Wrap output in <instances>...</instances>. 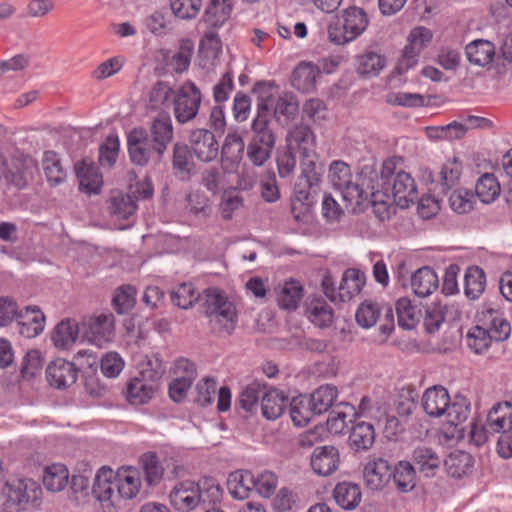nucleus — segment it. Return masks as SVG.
<instances>
[{
  "mask_svg": "<svg viewBox=\"0 0 512 512\" xmlns=\"http://www.w3.org/2000/svg\"><path fill=\"white\" fill-rule=\"evenodd\" d=\"M319 69L312 63L299 64L292 73V86L300 92L307 93L314 89Z\"/></svg>",
  "mask_w": 512,
  "mask_h": 512,
  "instance_id": "obj_35",
  "label": "nucleus"
},
{
  "mask_svg": "<svg viewBox=\"0 0 512 512\" xmlns=\"http://www.w3.org/2000/svg\"><path fill=\"white\" fill-rule=\"evenodd\" d=\"M365 284V275L357 269H347L338 287L339 301L345 302L358 294Z\"/></svg>",
  "mask_w": 512,
  "mask_h": 512,
  "instance_id": "obj_37",
  "label": "nucleus"
},
{
  "mask_svg": "<svg viewBox=\"0 0 512 512\" xmlns=\"http://www.w3.org/2000/svg\"><path fill=\"white\" fill-rule=\"evenodd\" d=\"M275 144L261 143L251 139L247 146V157L254 166H262L271 157Z\"/></svg>",
  "mask_w": 512,
  "mask_h": 512,
  "instance_id": "obj_60",
  "label": "nucleus"
},
{
  "mask_svg": "<svg viewBox=\"0 0 512 512\" xmlns=\"http://www.w3.org/2000/svg\"><path fill=\"white\" fill-rule=\"evenodd\" d=\"M136 289L130 285L119 287L113 296L112 305L119 314L127 313L135 305Z\"/></svg>",
  "mask_w": 512,
  "mask_h": 512,
  "instance_id": "obj_58",
  "label": "nucleus"
},
{
  "mask_svg": "<svg viewBox=\"0 0 512 512\" xmlns=\"http://www.w3.org/2000/svg\"><path fill=\"white\" fill-rule=\"evenodd\" d=\"M315 136L308 125L300 124L292 128L287 135V147L298 149L302 154L314 151Z\"/></svg>",
  "mask_w": 512,
  "mask_h": 512,
  "instance_id": "obj_31",
  "label": "nucleus"
},
{
  "mask_svg": "<svg viewBox=\"0 0 512 512\" xmlns=\"http://www.w3.org/2000/svg\"><path fill=\"white\" fill-rule=\"evenodd\" d=\"M396 313L400 327L411 330L418 322L416 307L411 305L410 300L401 298L396 302Z\"/></svg>",
  "mask_w": 512,
  "mask_h": 512,
  "instance_id": "obj_59",
  "label": "nucleus"
},
{
  "mask_svg": "<svg viewBox=\"0 0 512 512\" xmlns=\"http://www.w3.org/2000/svg\"><path fill=\"white\" fill-rule=\"evenodd\" d=\"M450 402L448 391L442 386L428 388L422 396V407L430 417H441Z\"/></svg>",
  "mask_w": 512,
  "mask_h": 512,
  "instance_id": "obj_24",
  "label": "nucleus"
},
{
  "mask_svg": "<svg viewBox=\"0 0 512 512\" xmlns=\"http://www.w3.org/2000/svg\"><path fill=\"white\" fill-rule=\"evenodd\" d=\"M447 196L451 209L458 214H466L474 209L475 195L471 190L458 187Z\"/></svg>",
  "mask_w": 512,
  "mask_h": 512,
  "instance_id": "obj_53",
  "label": "nucleus"
},
{
  "mask_svg": "<svg viewBox=\"0 0 512 512\" xmlns=\"http://www.w3.org/2000/svg\"><path fill=\"white\" fill-rule=\"evenodd\" d=\"M109 208L118 219H128L137 209L136 199L128 194L118 193L111 197Z\"/></svg>",
  "mask_w": 512,
  "mask_h": 512,
  "instance_id": "obj_56",
  "label": "nucleus"
},
{
  "mask_svg": "<svg viewBox=\"0 0 512 512\" xmlns=\"http://www.w3.org/2000/svg\"><path fill=\"white\" fill-rule=\"evenodd\" d=\"M492 341L489 331L480 326L473 327L467 335L468 346L477 354L486 351Z\"/></svg>",
  "mask_w": 512,
  "mask_h": 512,
  "instance_id": "obj_64",
  "label": "nucleus"
},
{
  "mask_svg": "<svg viewBox=\"0 0 512 512\" xmlns=\"http://www.w3.org/2000/svg\"><path fill=\"white\" fill-rule=\"evenodd\" d=\"M68 469L64 464L55 463L45 469L43 484L51 492L63 490L68 483Z\"/></svg>",
  "mask_w": 512,
  "mask_h": 512,
  "instance_id": "obj_48",
  "label": "nucleus"
},
{
  "mask_svg": "<svg viewBox=\"0 0 512 512\" xmlns=\"http://www.w3.org/2000/svg\"><path fill=\"white\" fill-rule=\"evenodd\" d=\"M171 301L181 309H189L199 301L202 313L209 318L213 332L229 335L234 330L235 307L217 288H207L199 294L192 283H181L171 292Z\"/></svg>",
  "mask_w": 512,
  "mask_h": 512,
  "instance_id": "obj_1",
  "label": "nucleus"
},
{
  "mask_svg": "<svg viewBox=\"0 0 512 512\" xmlns=\"http://www.w3.org/2000/svg\"><path fill=\"white\" fill-rule=\"evenodd\" d=\"M193 155L203 163L214 161L219 154V144L213 132L207 129H195L189 136Z\"/></svg>",
  "mask_w": 512,
  "mask_h": 512,
  "instance_id": "obj_14",
  "label": "nucleus"
},
{
  "mask_svg": "<svg viewBox=\"0 0 512 512\" xmlns=\"http://www.w3.org/2000/svg\"><path fill=\"white\" fill-rule=\"evenodd\" d=\"M76 176L79 182V189L89 195L98 194L101 190L103 179L92 162L83 160L75 166Z\"/></svg>",
  "mask_w": 512,
  "mask_h": 512,
  "instance_id": "obj_21",
  "label": "nucleus"
},
{
  "mask_svg": "<svg viewBox=\"0 0 512 512\" xmlns=\"http://www.w3.org/2000/svg\"><path fill=\"white\" fill-rule=\"evenodd\" d=\"M300 169L301 174L294 186V198L300 204L309 207L316 200L325 168L316 152H309L301 155Z\"/></svg>",
  "mask_w": 512,
  "mask_h": 512,
  "instance_id": "obj_6",
  "label": "nucleus"
},
{
  "mask_svg": "<svg viewBox=\"0 0 512 512\" xmlns=\"http://www.w3.org/2000/svg\"><path fill=\"white\" fill-rule=\"evenodd\" d=\"M412 460L418 471L426 477H433L442 462L438 453L427 446H418L413 450Z\"/></svg>",
  "mask_w": 512,
  "mask_h": 512,
  "instance_id": "obj_27",
  "label": "nucleus"
},
{
  "mask_svg": "<svg viewBox=\"0 0 512 512\" xmlns=\"http://www.w3.org/2000/svg\"><path fill=\"white\" fill-rule=\"evenodd\" d=\"M266 389V384L259 381H254L240 393L237 400V407L243 409L245 412L251 413L257 407L259 398L263 397Z\"/></svg>",
  "mask_w": 512,
  "mask_h": 512,
  "instance_id": "obj_54",
  "label": "nucleus"
},
{
  "mask_svg": "<svg viewBox=\"0 0 512 512\" xmlns=\"http://www.w3.org/2000/svg\"><path fill=\"white\" fill-rule=\"evenodd\" d=\"M302 297L303 287L295 280L286 281L277 292L278 305L285 310L296 309Z\"/></svg>",
  "mask_w": 512,
  "mask_h": 512,
  "instance_id": "obj_44",
  "label": "nucleus"
},
{
  "mask_svg": "<svg viewBox=\"0 0 512 512\" xmlns=\"http://www.w3.org/2000/svg\"><path fill=\"white\" fill-rule=\"evenodd\" d=\"M486 286L485 272L478 266H471L464 277L465 295L472 300L478 299Z\"/></svg>",
  "mask_w": 512,
  "mask_h": 512,
  "instance_id": "obj_46",
  "label": "nucleus"
},
{
  "mask_svg": "<svg viewBox=\"0 0 512 512\" xmlns=\"http://www.w3.org/2000/svg\"><path fill=\"white\" fill-rule=\"evenodd\" d=\"M393 482L402 492L411 491L416 485L415 467L408 461H399L392 470Z\"/></svg>",
  "mask_w": 512,
  "mask_h": 512,
  "instance_id": "obj_47",
  "label": "nucleus"
},
{
  "mask_svg": "<svg viewBox=\"0 0 512 512\" xmlns=\"http://www.w3.org/2000/svg\"><path fill=\"white\" fill-rule=\"evenodd\" d=\"M385 67V58L375 52H366L357 57V72L362 76H376Z\"/></svg>",
  "mask_w": 512,
  "mask_h": 512,
  "instance_id": "obj_55",
  "label": "nucleus"
},
{
  "mask_svg": "<svg viewBox=\"0 0 512 512\" xmlns=\"http://www.w3.org/2000/svg\"><path fill=\"white\" fill-rule=\"evenodd\" d=\"M361 491L357 484L340 482L333 490L335 502L344 510H354L361 502Z\"/></svg>",
  "mask_w": 512,
  "mask_h": 512,
  "instance_id": "obj_38",
  "label": "nucleus"
},
{
  "mask_svg": "<svg viewBox=\"0 0 512 512\" xmlns=\"http://www.w3.org/2000/svg\"><path fill=\"white\" fill-rule=\"evenodd\" d=\"M245 143L238 133H228L221 149V166L226 173L238 171L243 159Z\"/></svg>",
  "mask_w": 512,
  "mask_h": 512,
  "instance_id": "obj_17",
  "label": "nucleus"
},
{
  "mask_svg": "<svg viewBox=\"0 0 512 512\" xmlns=\"http://www.w3.org/2000/svg\"><path fill=\"white\" fill-rule=\"evenodd\" d=\"M82 326L85 339L99 347L110 342L114 336V316L112 314L90 317L82 322Z\"/></svg>",
  "mask_w": 512,
  "mask_h": 512,
  "instance_id": "obj_12",
  "label": "nucleus"
},
{
  "mask_svg": "<svg viewBox=\"0 0 512 512\" xmlns=\"http://www.w3.org/2000/svg\"><path fill=\"white\" fill-rule=\"evenodd\" d=\"M127 149L130 161L137 166H146L151 160L157 161V150L144 128H134L127 135Z\"/></svg>",
  "mask_w": 512,
  "mask_h": 512,
  "instance_id": "obj_9",
  "label": "nucleus"
},
{
  "mask_svg": "<svg viewBox=\"0 0 512 512\" xmlns=\"http://www.w3.org/2000/svg\"><path fill=\"white\" fill-rule=\"evenodd\" d=\"M201 102L200 89L193 82L184 83L173 99L174 116L177 122L185 124L193 120L198 114Z\"/></svg>",
  "mask_w": 512,
  "mask_h": 512,
  "instance_id": "obj_8",
  "label": "nucleus"
},
{
  "mask_svg": "<svg viewBox=\"0 0 512 512\" xmlns=\"http://www.w3.org/2000/svg\"><path fill=\"white\" fill-rule=\"evenodd\" d=\"M172 168L177 177L187 180L191 177L193 170V161L191 158V149L182 142H176L172 149Z\"/></svg>",
  "mask_w": 512,
  "mask_h": 512,
  "instance_id": "obj_34",
  "label": "nucleus"
},
{
  "mask_svg": "<svg viewBox=\"0 0 512 512\" xmlns=\"http://www.w3.org/2000/svg\"><path fill=\"white\" fill-rule=\"evenodd\" d=\"M481 320L487 325L486 330L496 342L505 341L511 334V325L499 310L492 307H484L481 312Z\"/></svg>",
  "mask_w": 512,
  "mask_h": 512,
  "instance_id": "obj_23",
  "label": "nucleus"
},
{
  "mask_svg": "<svg viewBox=\"0 0 512 512\" xmlns=\"http://www.w3.org/2000/svg\"><path fill=\"white\" fill-rule=\"evenodd\" d=\"M79 328L77 322L70 319L60 321L53 330L52 341L58 349H68L77 340Z\"/></svg>",
  "mask_w": 512,
  "mask_h": 512,
  "instance_id": "obj_42",
  "label": "nucleus"
},
{
  "mask_svg": "<svg viewBox=\"0 0 512 512\" xmlns=\"http://www.w3.org/2000/svg\"><path fill=\"white\" fill-rule=\"evenodd\" d=\"M393 159L384 161L379 173L381 189L393 198L400 208H407L418 199L416 184L412 176L405 171H395Z\"/></svg>",
  "mask_w": 512,
  "mask_h": 512,
  "instance_id": "obj_4",
  "label": "nucleus"
},
{
  "mask_svg": "<svg viewBox=\"0 0 512 512\" xmlns=\"http://www.w3.org/2000/svg\"><path fill=\"white\" fill-rule=\"evenodd\" d=\"M227 485L233 498L246 499L255 489L254 475L247 470L234 471L229 475Z\"/></svg>",
  "mask_w": 512,
  "mask_h": 512,
  "instance_id": "obj_33",
  "label": "nucleus"
},
{
  "mask_svg": "<svg viewBox=\"0 0 512 512\" xmlns=\"http://www.w3.org/2000/svg\"><path fill=\"white\" fill-rule=\"evenodd\" d=\"M487 427L494 433H505L512 428V404L502 402L493 405L487 415Z\"/></svg>",
  "mask_w": 512,
  "mask_h": 512,
  "instance_id": "obj_28",
  "label": "nucleus"
},
{
  "mask_svg": "<svg viewBox=\"0 0 512 512\" xmlns=\"http://www.w3.org/2000/svg\"><path fill=\"white\" fill-rule=\"evenodd\" d=\"M289 402L284 392L266 387L261 401L262 415L268 420H276L284 413Z\"/></svg>",
  "mask_w": 512,
  "mask_h": 512,
  "instance_id": "obj_25",
  "label": "nucleus"
},
{
  "mask_svg": "<svg viewBox=\"0 0 512 512\" xmlns=\"http://www.w3.org/2000/svg\"><path fill=\"white\" fill-rule=\"evenodd\" d=\"M380 316V308L377 303L366 300L360 304L356 311V321L363 328H370L375 325Z\"/></svg>",
  "mask_w": 512,
  "mask_h": 512,
  "instance_id": "obj_63",
  "label": "nucleus"
},
{
  "mask_svg": "<svg viewBox=\"0 0 512 512\" xmlns=\"http://www.w3.org/2000/svg\"><path fill=\"white\" fill-rule=\"evenodd\" d=\"M78 372L75 363L63 358L51 361L45 371L48 384L58 390H65L75 384Z\"/></svg>",
  "mask_w": 512,
  "mask_h": 512,
  "instance_id": "obj_13",
  "label": "nucleus"
},
{
  "mask_svg": "<svg viewBox=\"0 0 512 512\" xmlns=\"http://www.w3.org/2000/svg\"><path fill=\"white\" fill-rule=\"evenodd\" d=\"M375 442V429L368 422H357L349 435L350 446L356 451L369 450Z\"/></svg>",
  "mask_w": 512,
  "mask_h": 512,
  "instance_id": "obj_40",
  "label": "nucleus"
},
{
  "mask_svg": "<svg viewBox=\"0 0 512 512\" xmlns=\"http://www.w3.org/2000/svg\"><path fill=\"white\" fill-rule=\"evenodd\" d=\"M465 53L471 64L484 67L493 61L495 46L488 40L476 39L466 45Z\"/></svg>",
  "mask_w": 512,
  "mask_h": 512,
  "instance_id": "obj_29",
  "label": "nucleus"
},
{
  "mask_svg": "<svg viewBox=\"0 0 512 512\" xmlns=\"http://www.w3.org/2000/svg\"><path fill=\"white\" fill-rule=\"evenodd\" d=\"M372 188H365L364 195H362L359 202L353 203L352 206L358 207L364 204H371L373 211L380 220L389 218V203L388 200L391 198L389 194L381 189L379 183V173L377 172L376 181L371 183Z\"/></svg>",
  "mask_w": 512,
  "mask_h": 512,
  "instance_id": "obj_19",
  "label": "nucleus"
},
{
  "mask_svg": "<svg viewBox=\"0 0 512 512\" xmlns=\"http://www.w3.org/2000/svg\"><path fill=\"white\" fill-rule=\"evenodd\" d=\"M41 494V487L30 478L9 479L0 488L1 512L28 510L34 506Z\"/></svg>",
  "mask_w": 512,
  "mask_h": 512,
  "instance_id": "obj_5",
  "label": "nucleus"
},
{
  "mask_svg": "<svg viewBox=\"0 0 512 512\" xmlns=\"http://www.w3.org/2000/svg\"><path fill=\"white\" fill-rule=\"evenodd\" d=\"M369 20L364 9L350 6L340 17L332 18L327 25L328 40L336 45H344L357 39L368 26Z\"/></svg>",
  "mask_w": 512,
  "mask_h": 512,
  "instance_id": "obj_7",
  "label": "nucleus"
},
{
  "mask_svg": "<svg viewBox=\"0 0 512 512\" xmlns=\"http://www.w3.org/2000/svg\"><path fill=\"white\" fill-rule=\"evenodd\" d=\"M438 276L430 267L419 268L411 276V288L415 295L427 297L438 287Z\"/></svg>",
  "mask_w": 512,
  "mask_h": 512,
  "instance_id": "obj_32",
  "label": "nucleus"
},
{
  "mask_svg": "<svg viewBox=\"0 0 512 512\" xmlns=\"http://www.w3.org/2000/svg\"><path fill=\"white\" fill-rule=\"evenodd\" d=\"M339 452L331 445L316 447L311 455V467L321 476L332 474L339 465Z\"/></svg>",
  "mask_w": 512,
  "mask_h": 512,
  "instance_id": "obj_20",
  "label": "nucleus"
},
{
  "mask_svg": "<svg viewBox=\"0 0 512 512\" xmlns=\"http://www.w3.org/2000/svg\"><path fill=\"white\" fill-rule=\"evenodd\" d=\"M467 130L468 127H466L464 124L454 121L444 126L429 127L427 132L430 138L441 140H457L464 137Z\"/></svg>",
  "mask_w": 512,
  "mask_h": 512,
  "instance_id": "obj_57",
  "label": "nucleus"
},
{
  "mask_svg": "<svg viewBox=\"0 0 512 512\" xmlns=\"http://www.w3.org/2000/svg\"><path fill=\"white\" fill-rule=\"evenodd\" d=\"M150 141L157 150V162H160L172 142L174 131L172 120L169 114L160 113L151 122L149 130Z\"/></svg>",
  "mask_w": 512,
  "mask_h": 512,
  "instance_id": "obj_16",
  "label": "nucleus"
},
{
  "mask_svg": "<svg viewBox=\"0 0 512 512\" xmlns=\"http://www.w3.org/2000/svg\"><path fill=\"white\" fill-rule=\"evenodd\" d=\"M114 478L113 471L105 466L101 467L98 472L94 475V483L91 489V493L99 502H111L113 503V497L115 496L116 482H113Z\"/></svg>",
  "mask_w": 512,
  "mask_h": 512,
  "instance_id": "obj_26",
  "label": "nucleus"
},
{
  "mask_svg": "<svg viewBox=\"0 0 512 512\" xmlns=\"http://www.w3.org/2000/svg\"><path fill=\"white\" fill-rule=\"evenodd\" d=\"M444 465L451 477L461 478L472 468L473 458L467 452L457 451L449 454L444 461Z\"/></svg>",
  "mask_w": 512,
  "mask_h": 512,
  "instance_id": "obj_49",
  "label": "nucleus"
},
{
  "mask_svg": "<svg viewBox=\"0 0 512 512\" xmlns=\"http://www.w3.org/2000/svg\"><path fill=\"white\" fill-rule=\"evenodd\" d=\"M500 184L492 173H484L475 185V197L482 203L490 204L500 195Z\"/></svg>",
  "mask_w": 512,
  "mask_h": 512,
  "instance_id": "obj_45",
  "label": "nucleus"
},
{
  "mask_svg": "<svg viewBox=\"0 0 512 512\" xmlns=\"http://www.w3.org/2000/svg\"><path fill=\"white\" fill-rule=\"evenodd\" d=\"M42 165L45 176L50 185L57 186L66 180V171L62 167L61 161L54 151H46L44 153Z\"/></svg>",
  "mask_w": 512,
  "mask_h": 512,
  "instance_id": "obj_50",
  "label": "nucleus"
},
{
  "mask_svg": "<svg viewBox=\"0 0 512 512\" xmlns=\"http://www.w3.org/2000/svg\"><path fill=\"white\" fill-rule=\"evenodd\" d=\"M143 471L145 480L149 485H156L163 476L164 469L161 466L156 454L148 453L142 457Z\"/></svg>",
  "mask_w": 512,
  "mask_h": 512,
  "instance_id": "obj_62",
  "label": "nucleus"
},
{
  "mask_svg": "<svg viewBox=\"0 0 512 512\" xmlns=\"http://www.w3.org/2000/svg\"><path fill=\"white\" fill-rule=\"evenodd\" d=\"M289 412L293 423L298 427L307 425L315 416L306 396L300 395L289 402Z\"/></svg>",
  "mask_w": 512,
  "mask_h": 512,
  "instance_id": "obj_52",
  "label": "nucleus"
},
{
  "mask_svg": "<svg viewBox=\"0 0 512 512\" xmlns=\"http://www.w3.org/2000/svg\"><path fill=\"white\" fill-rule=\"evenodd\" d=\"M186 202V209L194 216L206 218L211 213L209 198L202 192L187 194Z\"/></svg>",
  "mask_w": 512,
  "mask_h": 512,
  "instance_id": "obj_61",
  "label": "nucleus"
},
{
  "mask_svg": "<svg viewBox=\"0 0 512 512\" xmlns=\"http://www.w3.org/2000/svg\"><path fill=\"white\" fill-rule=\"evenodd\" d=\"M391 478L392 467L389 461L384 458H374L364 467V484L372 491L383 489L390 482Z\"/></svg>",
  "mask_w": 512,
  "mask_h": 512,
  "instance_id": "obj_18",
  "label": "nucleus"
},
{
  "mask_svg": "<svg viewBox=\"0 0 512 512\" xmlns=\"http://www.w3.org/2000/svg\"><path fill=\"white\" fill-rule=\"evenodd\" d=\"M460 176L461 164L456 159L444 164L438 174L435 189L439 190V193L443 195H448L459 187Z\"/></svg>",
  "mask_w": 512,
  "mask_h": 512,
  "instance_id": "obj_36",
  "label": "nucleus"
},
{
  "mask_svg": "<svg viewBox=\"0 0 512 512\" xmlns=\"http://www.w3.org/2000/svg\"><path fill=\"white\" fill-rule=\"evenodd\" d=\"M231 0H209L203 14V21L210 27H221L231 16Z\"/></svg>",
  "mask_w": 512,
  "mask_h": 512,
  "instance_id": "obj_30",
  "label": "nucleus"
},
{
  "mask_svg": "<svg viewBox=\"0 0 512 512\" xmlns=\"http://www.w3.org/2000/svg\"><path fill=\"white\" fill-rule=\"evenodd\" d=\"M309 320L319 328L329 327L333 322V309L323 298H313L306 304Z\"/></svg>",
  "mask_w": 512,
  "mask_h": 512,
  "instance_id": "obj_39",
  "label": "nucleus"
},
{
  "mask_svg": "<svg viewBox=\"0 0 512 512\" xmlns=\"http://www.w3.org/2000/svg\"><path fill=\"white\" fill-rule=\"evenodd\" d=\"M223 489L213 477H202L197 482L182 481L169 494L170 504L178 511L189 512L221 501Z\"/></svg>",
  "mask_w": 512,
  "mask_h": 512,
  "instance_id": "obj_2",
  "label": "nucleus"
},
{
  "mask_svg": "<svg viewBox=\"0 0 512 512\" xmlns=\"http://www.w3.org/2000/svg\"><path fill=\"white\" fill-rule=\"evenodd\" d=\"M19 333L26 338H34L40 335L45 327V315L38 307H26L17 316Z\"/></svg>",
  "mask_w": 512,
  "mask_h": 512,
  "instance_id": "obj_22",
  "label": "nucleus"
},
{
  "mask_svg": "<svg viewBox=\"0 0 512 512\" xmlns=\"http://www.w3.org/2000/svg\"><path fill=\"white\" fill-rule=\"evenodd\" d=\"M271 96H259L257 102V115L254 118L251 130V139L257 140L261 143H276V135L273 131L272 125V112L270 110Z\"/></svg>",
  "mask_w": 512,
  "mask_h": 512,
  "instance_id": "obj_11",
  "label": "nucleus"
},
{
  "mask_svg": "<svg viewBox=\"0 0 512 512\" xmlns=\"http://www.w3.org/2000/svg\"><path fill=\"white\" fill-rule=\"evenodd\" d=\"M174 374L176 377L169 384V396L176 402H182L196 378V367L188 359L180 358L175 363Z\"/></svg>",
  "mask_w": 512,
  "mask_h": 512,
  "instance_id": "obj_10",
  "label": "nucleus"
},
{
  "mask_svg": "<svg viewBox=\"0 0 512 512\" xmlns=\"http://www.w3.org/2000/svg\"><path fill=\"white\" fill-rule=\"evenodd\" d=\"M337 388L333 385H322L312 394L306 395L312 410L316 415L326 413L334 404L337 397Z\"/></svg>",
  "mask_w": 512,
  "mask_h": 512,
  "instance_id": "obj_41",
  "label": "nucleus"
},
{
  "mask_svg": "<svg viewBox=\"0 0 512 512\" xmlns=\"http://www.w3.org/2000/svg\"><path fill=\"white\" fill-rule=\"evenodd\" d=\"M377 170L364 166L360 173L353 178L350 167L342 161H333L329 168V179L334 189L338 190L342 199L348 205L359 202L365 188H372L371 183L376 181Z\"/></svg>",
  "mask_w": 512,
  "mask_h": 512,
  "instance_id": "obj_3",
  "label": "nucleus"
},
{
  "mask_svg": "<svg viewBox=\"0 0 512 512\" xmlns=\"http://www.w3.org/2000/svg\"><path fill=\"white\" fill-rule=\"evenodd\" d=\"M445 414L448 423L458 429L459 432H465L466 427L462 426L470 416V403L463 396H456L453 402H449Z\"/></svg>",
  "mask_w": 512,
  "mask_h": 512,
  "instance_id": "obj_43",
  "label": "nucleus"
},
{
  "mask_svg": "<svg viewBox=\"0 0 512 512\" xmlns=\"http://www.w3.org/2000/svg\"><path fill=\"white\" fill-rule=\"evenodd\" d=\"M0 158V178L4 180L8 187H13L16 190L25 189L28 186L25 157L14 155L10 160L4 156Z\"/></svg>",
  "mask_w": 512,
  "mask_h": 512,
  "instance_id": "obj_15",
  "label": "nucleus"
},
{
  "mask_svg": "<svg viewBox=\"0 0 512 512\" xmlns=\"http://www.w3.org/2000/svg\"><path fill=\"white\" fill-rule=\"evenodd\" d=\"M153 388L146 385L136 377L130 379L124 390L127 401L132 405H143L147 403L154 395Z\"/></svg>",
  "mask_w": 512,
  "mask_h": 512,
  "instance_id": "obj_51",
  "label": "nucleus"
}]
</instances>
